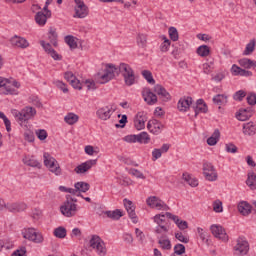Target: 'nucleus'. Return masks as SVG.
<instances>
[{"mask_svg":"<svg viewBox=\"0 0 256 256\" xmlns=\"http://www.w3.org/2000/svg\"><path fill=\"white\" fill-rule=\"evenodd\" d=\"M219 139H221V132L219 129H215L211 137L207 139V143L210 145V147H213L219 143Z\"/></svg>","mask_w":256,"mask_h":256,"instance_id":"32","label":"nucleus"},{"mask_svg":"<svg viewBox=\"0 0 256 256\" xmlns=\"http://www.w3.org/2000/svg\"><path fill=\"white\" fill-rule=\"evenodd\" d=\"M83 85H86L88 91H95V89H97V85L95 84V81L93 80H85L84 82H82V87Z\"/></svg>","mask_w":256,"mask_h":256,"instance_id":"54","label":"nucleus"},{"mask_svg":"<svg viewBox=\"0 0 256 256\" xmlns=\"http://www.w3.org/2000/svg\"><path fill=\"white\" fill-rule=\"evenodd\" d=\"M0 93L3 95H17V89L11 87V80L0 76Z\"/></svg>","mask_w":256,"mask_h":256,"instance_id":"9","label":"nucleus"},{"mask_svg":"<svg viewBox=\"0 0 256 256\" xmlns=\"http://www.w3.org/2000/svg\"><path fill=\"white\" fill-rule=\"evenodd\" d=\"M213 211H215V213H223V202H221V200L214 201Z\"/></svg>","mask_w":256,"mask_h":256,"instance_id":"55","label":"nucleus"},{"mask_svg":"<svg viewBox=\"0 0 256 256\" xmlns=\"http://www.w3.org/2000/svg\"><path fill=\"white\" fill-rule=\"evenodd\" d=\"M142 97L147 105H155L158 101L157 94L153 93L150 88L142 90Z\"/></svg>","mask_w":256,"mask_h":256,"instance_id":"14","label":"nucleus"},{"mask_svg":"<svg viewBox=\"0 0 256 256\" xmlns=\"http://www.w3.org/2000/svg\"><path fill=\"white\" fill-rule=\"evenodd\" d=\"M246 185L250 187V189L255 190L256 189V174L255 172H248L247 174V180Z\"/></svg>","mask_w":256,"mask_h":256,"instance_id":"34","label":"nucleus"},{"mask_svg":"<svg viewBox=\"0 0 256 256\" xmlns=\"http://www.w3.org/2000/svg\"><path fill=\"white\" fill-rule=\"evenodd\" d=\"M65 43L69 45L70 49H77V42L75 41V38L71 35H68L65 37Z\"/></svg>","mask_w":256,"mask_h":256,"instance_id":"52","label":"nucleus"},{"mask_svg":"<svg viewBox=\"0 0 256 256\" xmlns=\"http://www.w3.org/2000/svg\"><path fill=\"white\" fill-rule=\"evenodd\" d=\"M192 109L195 113L194 117H197L199 113H207L209 111L207 104H203V106H192Z\"/></svg>","mask_w":256,"mask_h":256,"instance_id":"45","label":"nucleus"},{"mask_svg":"<svg viewBox=\"0 0 256 256\" xmlns=\"http://www.w3.org/2000/svg\"><path fill=\"white\" fill-rule=\"evenodd\" d=\"M168 34H169L171 41H179V32L177 31V28L171 26L168 29Z\"/></svg>","mask_w":256,"mask_h":256,"instance_id":"47","label":"nucleus"},{"mask_svg":"<svg viewBox=\"0 0 256 256\" xmlns=\"http://www.w3.org/2000/svg\"><path fill=\"white\" fill-rule=\"evenodd\" d=\"M48 39L50 40V43L54 45V47H57V31L53 28H50L48 33Z\"/></svg>","mask_w":256,"mask_h":256,"instance_id":"46","label":"nucleus"},{"mask_svg":"<svg viewBox=\"0 0 256 256\" xmlns=\"http://www.w3.org/2000/svg\"><path fill=\"white\" fill-rule=\"evenodd\" d=\"M22 161L24 165H27L28 167H36L37 169H41V164L33 156H26Z\"/></svg>","mask_w":256,"mask_h":256,"instance_id":"29","label":"nucleus"},{"mask_svg":"<svg viewBox=\"0 0 256 256\" xmlns=\"http://www.w3.org/2000/svg\"><path fill=\"white\" fill-rule=\"evenodd\" d=\"M158 244L160 245L161 249L164 251H170L171 249V240L167 238V234H163L162 236H157Z\"/></svg>","mask_w":256,"mask_h":256,"instance_id":"24","label":"nucleus"},{"mask_svg":"<svg viewBox=\"0 0 256 256\" xmlns=\"http://www.w3.org/2000/svg\"><path fill=\"white\" fill-rule=\"evenodd\" d=\"M133 72V68H131V66L127 63H120L119 66L116 67V75H122V77H124V75H127L129 73Z\"/></svg>","mask_w":256,"mask_h":256,"instance_id":"26","label":"nucleus"},{"mask_svg":"<svg viewBox=\"0 0 256 256\" xmlns=\"http://www.w3.org/2000/svg\"><path fill=\"white\" fill-rule=\"evenodd\" d=\"M142 77H144V79H146V81L150 85H155V79L153 78V74L151 73V71L149 70L142 71Z\"/></svg>","mask_w":256,"mask_h":256,"instance_id":"48","label":"nucleus"},{"mask_svg":"<svg viewBox=\"0 0 256 256\" xmlns=\"http://www.w3.org/2000/svg\"><path fill=\"white\" fill-rule=\"evenodd\" d=\"M89 245L92 249H94L99 256L107 255V247L105 246V242L99 235H92L89 241Z\"/></svg>","mask_w":256,"mask_h":256,"instance_id":"2","label":"nucleus"},{"mask_svg":"<svg viewBox=\"0 0 256 256\" xmlns=\"http://www.w3.org/2000/svg\"><path fill=\"white\" fill-rule=\"evenodd\" d=\"M103 214L107 216L109 219H113V221H119L123 216V211L116 209L114 211L108 210L104 211Z\"/></svg>","mask_w":256,"mask_h":256,"instance_id":"28","label":"nucleus"},{"mask_svg":"<svg viewBox=\"0 0 256 256\" xmlns=\"http://www.w3.org/2000/svg\"><path fill=\"white\" fill-rule=\"evenodd\" d=\"M203 175L206 181H217L218 179L217 170L210 162H205L203 164Z\"/></svg>","mask_w":256,"mask_h":256,"instance_id":"6","label":"nucleus"},{"mask_svg":"<svg viewBox=\"0 0 256 256\" xmlns=\"http://www.w3.org/2000/svg\"><path fill=\"white\" fill-rule=\"evenodd\" d=\"M24 139L28 141V143H33V141H35V134L31 130H27L24 132Z\"/></svg>","mask_w":256,"mask_h":256,"instance_id":"56","label":"nucleus"},{"mask_svg":"<svg viewBox=\"0 0 256 256\" xmlns=\"http://www.w3.org/2000/svg\"><path fill=\"white\" fill-rule=\"evenodd\" d=\"M197 233L201 239L206 245H211V241L209 240V233H207L203 228L198 227Z\"/></svg>","mask_w":256,"mask_h":256,"instance_id":"40","label":"nucleus"},{"mask_svg":"<svg viewBox=\"0 0 256 256\" xmlns=\"http://www.w3.org/2000/svg\"><path fill=\"white\" fill-rule=\"evenodd\" d=\"M11 256H27V248L22 246L20 249L14 251Z\"/></svg>","mask_w":256,"mask_h":256,"instance_id":"60","label":"nucleus"},{"mask_svg":"<svg viewBox=\"0 0 256 256\" xmlns=\"http://www.w3.org/2000/svg\"><path fill=\"white\" fill-rule=\"evenodd\" d=\"M165 214H157L154 216V223H156L157 227H170L169 220H167Z\"/></svg>","mask_w":256,"mask_h":256,"instance_id":"27","label":"nucleus"},{"mask_svg":"<svg viewBox=\"0 0 256 256\" xmlns=\"http://www.w3.org/2000/svg\"><path fill=\"white\" fill-rule=\"evenodd\" d=\"M244 135L253 136L256 134V125L253 122H248L243 125Z\"/></svg>","mask_w":256,"mask_h":256,"instance_id":"30","label":"nucleus"},{"mask_svg":"<svg viewBox=\"0 0 256 256\" xmlns=\"http://www.w3.org/2000/svg\"><path fill=\"white\" fill-rule=\"evenodd\" d=\"M0 119H2L4 121V125L6 127L7 133H11V120H9V118H7L5 113H3L1 111H0Z\"/></svg>","mask_w":256,"mask_h":256,"instance_id":"50","label":"nucleus"},{"mask_svg":"<svg viewBox=\"0 0 256 256\" xmlns=\"http://www.w3.org/2000/svg\"><path fill=\"white\" fill-rule=\"evenodd\" d=\"M147 129L150 130V133L159 135V133L165 129V125H163V123H161L159 120L153 119L148 122Z\"/></svg>","mask_w":256,"mask_h":256,"instance_id":"15","label":"nucleus"},{"mask_svg":"<svg viewBox=\"0 0 256 256\" xmlns=\"http://www.w3.org/2000/svg\"><path fill=\"white\" fill-rule=\"evenodd\" d=\"M251 115H253V110L251 108H242L236 113V119H238V121H247V119H251Z\"/></svg>","mask_w":256,"mask_h":256,"instance_id":"23","label":"nucleus"},{"mask_svg":"<svg viewBox=\"0 0 256 256\" xmlns=\"http://www.w3.org/2000/svg\"><path fill=\"white\" fill-rule=\"evenodd\" d=\"M174 253L176 255H183V253H185V245H183V244H176L174 246Z\"/></svg>","mask_w":256,"mask_h":256,"instance_id":"59","label":"nucleus"},{"mask_svg":"<svg viewBox=\"0 0 256 256\" xmlns=\"http://www.w3.org/2000/svg\"><path fill=\"white\" fill-rule=\"evenodd\" d=\"M54 237H57V239H65L67 237V229L63 226H59L54 230Z\"/></svg>","mask_w":256,"mask_h":256,"instance_id":"42","label":"nucleus"},{"mask_svg":"<svg viewBox=\"0 0 256 256\" xmlns=\"http://www.w3.org/2000/svg\"><path fill=\"white\" fill-rule=\"evenodd\" d=\"M136 139L137 143H143L144 145H147V143L151 141V137L147 132H141L139 134H136Z\"/></svg>","mask_w":256,"mask_h":256,"instance_id":"36","label":"nucleus"},{"mask_svg":"<svg viewBox=\"0 0 256 256\" xmlns=\"http://www.w3.org/2000/svg\"><path fill=\"white\" fill-rule=\"evenodd\" d=\"M96 115L98 119H101V121H107L111 119V116L113 115V110L109 106H104L96 111Z\"/></svg>","mask_w":256,"mask_h":256,"instance_id":"20","label":"nucleus"},{"mask_svg":"<svg viewBox=\"0 0 256 256\" xmlns=\"http://www.w3.org/2000/svg\"><path fill=\"white\" fill-rule=\"evenodd\" d=\"M34 19L37 25H39L40 27H43L47 24V19H51V16H47V14H45V12L43 11H38Z\"/></svg>","mask_w":256,"mask_h":256,"instance_id":"25","label":"nucleus"},{"mask_svg":"<svg viewBox=\"0 0 256 256\" xmlns=\"http://www.w3.org/2000/svg\"><path fill=\"white\" fill-rule=\"evenodd\" d=\"M74 187L78 190V193H87L91 189V185L87 182H77L74 184Z\"/></svg>","mask_w":256,"mask_h":256,"instance_id":"37","label":"nucleus"},{"mask_svg":"<svg viewBox=\"0 0 256 256\" xmlns=\"http://www.w3.org/2000/svg\"><path fill=\"white\" fill-rule=\"evenodd\" d=\"M77 211V204L69 200H65L60 206V212L64 217H75L77 215Z\"/></svg>","mask_w":256,"mask_h":256,"instance_id":"5","label":"nucleus"},{"mask_svg":"<svg viewBox=\"0 0 256 256\" xmlns=\"http://www.w3.org/2000/svg\"><path fill=\"white\" fill-rule=\"evenodd\" d=\"M44 165L51 171V173H54V175H61V166H59V162L51 156L48 152H44Z\"/></svg>","mask_w":256,"mask_h":256,"instance_id":"3","label":"nucleus"},{"mask_svg":"<svg viewBox=\"0 0 256 256\" xmlns=\"http://www.w3.org/2000/svg\"><path fill=\"white\" fill-rule=\"evenodd\" d=\"M6 209L10 213H21V211H25L27 209V204L25 203H8L6 204Z\"/></svg>","mask_w":256,"mask_h":256,"instance_id":"22","label":"nucleus"},{"mask_svg":"<svg viewBox=\"0 0 256 256\" xmlns=\"http://www.w3.org/2000/svg\"><path fill=\"white\" fill-rule=\"evenodd\" d=\"M154 93H156V95H158L159 99H161L162 101L167 102L171 99V94L167 92V89H165L163 85L156 84L154 86Z\"/></svg>","mask_w":256,"mask_h":256,"instance_id":"19","label":"nucleus"},{"mask_svg":"<svg viewBox=\"0 0 256 256\" xmlns=\"http://www.w3.org/2000/svg\"><path fill=\"white\" fill-rule=\"evenodd\" d=\"M225 149H226L227 153H237V151H238L237 146L233 143L226 144Z\"/></svg>","mask_w":256,"mask_h":256,"instance_id":"62","label":"nucleus"},{"mask_svg":"<svg viewBox=\"0 0 256 256\" xmlns=\"http://www.w3.org/2000/svg\"><path fill=\"white\" fill-rule=\"evenodd\" d=\"M163 39L164 41L160 45V51H162V53H167V51H169V47H171V40L165 36H163Z\"/></svg>","mask_w":256,"mask_h":256,"instance_id":"49","label":"nucleus"},{"mask_svg":"<svg viewBox=\"0 0 256 256\" xmlns=\"http://www.w3.org/2000/svg\"><path fill=\"white\" fill-rule=\"evenodd\" d=\"M191 105H193V98L191 97H183L180 98V100L178 101V110L182 111L183 113L189 111V108L191 107Z\"/></svg>","mask_w":256,"mask_h":256,"instance_id":"21","label":"nucleus"},{"mask_svg":"<svg viewBox=\"0 0 256 256\" xmlns=\"http://www.w3.org/2000/svg\"><path fill=\"white\" fill-rule=\"evenodd\" d=\"M13 115L17 121V123H20V125H23V123H27L30 119H33L37 115V110L34 107L26 106L21 111L14 110Z\"/></svg>","mask_w":256,"mask_h":256,"instance_id":"1","label":"nucleus"},{"mask_svg":"<svg viewBox=\"0 0 256 256\" xmlns=\"http://www.w3.org/2000/svg\"><path fill=\"white\" fill-rule=\"evenodd\" d=\"M255 45H256V40L252 39L250 42L246 45L245 50L243 51V55H251L253 51H255Z\"/></svg>","mask_w":256,"mask_h":256,"instance_id":"43","label":"nucleus"},{"mask_svg":"<svg viewBox=\"0 0 256 256\" xmlns=\"http://www.w3.org/2000/svg\"><path fill=\"white\" fill-rule=\"evenodd\" d=\"M182 179L190 185V187H197L199 185V180L193 177L191 174L185 172L182 175Z\"/></svg>","mask_w":256,"mask_h":256,"instance_id":"31","label":"nucleus"},{"mask_svg":"<svg viewBox=\"0 0 256 256\" xmlns=\"http://www.w3.org/2000/svg\"><path fill=\"white\" fill-rule=\"evenodd\" d=\"M115 75H117V66L113 64H107L104 70V74L100 77L102 83H109L111 79H115Z\"/></svg>","mask_w":256,"mask_h":256,"instance_id":"10","label":"nucleus"},{"mask_svg":"<svg viewBox=\"0 0 256 256\" xmlns=\"http://www.w3.org/2000/svg\"><path fill=\"white\" fill-rule=\"evenodd\" d=\"M210 231L216 239H221V241H229V236L227 235V232H225V228L221 225H212L210 227Z\"/></svg>","mask_w":256,"mask_h":256,"instance_id":"12","label":"nucleus"},{"mask_svg":"<svg viewBox=\"0 0 256 256\" xmlns=\"http://www.w3.org/2000/svg\"><path fill=\"white\" fill-rule=\"evenodd\" d=\"M175 237L181 243H189V238L185 237L182 232L175 233Z\"/></svg>","mask_w":256,"mask_h":256,"instance_id":"63","label":"nucleus"},{"mask_svg":"<svg viewBox=\"0 0 256 256\" xmlns=\"http://www.w3.org/2000/svg\"><path fill=\"white\" fill-rule=\"evenodd\" d=\"M154 233L157 237H162L165 233H169V226H156Z\"/></svg>","mask_w":256,"mask_h":256,"instance_id":"44","label":"nucleus"},{"mask_svg":"<svg viewBox=\"0 0 256 256\" xmlns=\"http://www.w3.org/2000/svg\"><path fill=\"white\" fill-rule=\"evenodd\" d=\"M24 239L32 241L33 243H43V236L34 230V228H27L22 232Z\"/></svg>","mask_w":256,"mask_h":256,"instance_id":"8","label":"nucleus"},{"mask_svg":"<svg viewBox=\"0 0 256 256\" xmlns=\"http://www.w3.org/2000/svg\"><path fill=\"white\" fill-rule=\"evenodd\" d=\"M12 47H17L18 49H27L29 47V41L24 37L15 35L10 39Z\"/></svg>","mask_w":256,"mask_h":256,"instance_id":"16","label":"nucleus"},{"mask_svg":"<svg viewBox=\"0 0 256 256\" xmlns=\"http://www.w3.org/2000/svg\"><path fill=\"white\" fill-rule=\"evenodd\" d=\"M55 85H56V87H58V89L63 91V93H69V89L67 88V84H65L63 81L57 80L55 82Z\"/></svg>","mask_w":256,"mask_h":256,"instance_id":"58","label":"nucleus"},{"mask_svg":"<svg viewBox=\"0 0 256 256\" xmlns=\"http://www.w3.org/2000/svg\"><path fill=\"white\" fill-rule=\"evenodd\" d=\"M146 203L152 209H158L160 211H161V209L163 211H167V209H169V206H167V204H165V202H163V200L158 199L157 196H150L146 200Z\"/></svg>","mask_w":256,"mask_h":256,"instance_id":"11","label":"nucleus"},{"mask_svg":"<svg viewBox=\"0 0 256 256\" xmlns=\"http://www.w3.org/2000/svg\"><path fill=\"white\" fill-rule=\"evenodd\" d=\"M228 97L225 94H217L213 97L212 101L215 105H227L228 103Z\"/></svg>","mask_w":256,"mask_h":256,"instance_id":"33","label":"nucleus"},{"mask_svg":"<svg viewBox=\"0 0 256 256\" xmlns=\"http://www.w3.org/2000/svg\"><path fill=\"white\" fill-rule=\"evenodd\" d=\"M127 213L130 217V219H132V222L137 223V214L135 213V206H132V208L127 210Z\"/></svg>","mask_w":256,"mask_h":256,"instance_id":"61","label":"nucleus"},{"mask_svg":"<svg viewBox=\"0 0 256 256\" xmlns=\"http://www.w3.org/2000/svg\"><path fill=\"white\" fill-rule=\"evenodd\" d=\"M64 121L68 125H75V123H77V121H79V116L77 114H75V113H68L64 117Z\"/></svg>","mask_w":256,"mask_h":256,"instance_id":"41","label":"nucleus"},{"mask_svg":"<svg viewBox=\"0 0 256 256\" xmlns=\"http://www.w3.org/2000/svg\"><path fill=\"white\" fill-rule=\"evenodd\" d=\"M64 79L70 83V85L73 87V89H78V91H81L83 89V83L79 79H77V76L73 74V72L68 71L64 73Z\"/></svg>","mask_w":256,"mask_h":256,"instance_id":"13","label":"nucleus"},{"mask_svg":"<svg viewBox=\"0 0 256 256\" xmlns=\"http://www.w3.org/2000/svg\"><path fill=\"white\" fill-rule=\"evenodd\" d=\"M137 43H138V46H140L142 49H144V47H147V35L138 34Z\"/></svg>","mask_w":256,"mask_h":256,"instance_id":"51","label":"nucleus"},{"mask_svg":"<svg viewBox=\"0 0 256 256\" xmlns=\"http://www.w3.org/2000/svg\"><path fill=\"white\" fill-rule=\"evenodd\" d=\"M238 211L241 215L247 216L251 213V206L247 202H240L238 204Z\"/></svg>","mask_w":256,"mask_h":256,"instance_id":"35","label":"nucleus"},{"mask_svg":"<svg viewBox=\"0 0 256 256\" xmlns=\"http://www.w3.org/2000/svg\"><path fill=\"white\" fill-rule=\"evenodd\" d=\"M128 173L129 175H133V177H136V179H145V175H143V172L139 171L138 169L131 168Z\"/></svg>","mask_w":256,"mask_h":256,"instance_id":"53","label":"nucleus"},{"mask_svg":"<svg viewBox=\"0 0 256 256\" xmlns=\"http://www.w3.org/2000/svg\"><path fill=\"white\" fill-rule=\"evenodd\" d=\"M76 3L74 7V19H85L89 15V7L85 4L83 0H74Z\"/></svg>","mask_w":256,"mask_h":256,"instance_id":"4","label":"nucleus"},{"mask_svg":"<svg viewBox=\"0 0 256 256\" xmlns=\"http://www.w3.org/2000/svg\"><path fill=\"white\" fill-rule=\"evenodd\" d=\"M124 83L127 85V87H131L132 85H135V71H132L128 74H124Z\"/></svg>","mask_w":256,"mask_h":256,"instance_id":"38","label":"nucleus"},{"mask_svg":"<svg viewBox=\"0 0 256 256\" xmlns=\"http://www.w3.org/2000/svg\"><path fill=\"white\" fill-rule=\"evenodd\" d=\"M234 253L241 256L247 255L249 253V242L245 238L239 237L234 246Z\"/></svg>","mask_w":256,"mask_h":256,"instance_id":"7","label":"nucleus"},{"mask_svg":"<svg viewBox=\"0 0 256 256\" xmlns=\"http://www.w3.org/2000/svg\"><path fill=\"white\" fill-rule=\"evenodd\" d=\"M239 65L244 67V69H251V59L249 58H242L239 60Z\"/></svg>","mask_w":256,"mask_h":256,"instance_id":"57","label":"nucleus"},{"mask_svg":"<svg viewBox=\"0 0 256 256\" xmlns=\"http://www.w3.org/2000/svg\"><path fill=\"white\" fill-rule=\"evenodd\" d=\"M147 121V113L138 112L134 119V127L137 131L145 129V122Z\"/></svg>","mask_w":256,"mask_h":256,"instance_id":"17","label":"nucleus"},{"mask_svg":"<svg viewBox=\"0 0 256 256\" xmlns=\"http://www.w3.org/2000/svg\"><path fill=\"white\" fill-rule=\"evenodd\" d=\"M196 53L200 57H209L211 53V48H209V46L207 45H201L197 48Z\"/></svg>","mask_w":256,"mask_h":256,"instance_id":"39","label":"nucleus"},{"mask_svg":"<svg viewBox=\"0 0 256 256\" xmlns=\"http://www.w3.org/2000/svg\"><path fill=\"white\" fill-rule=\"evenodd\" d=\"M246 99L248 105H256V94L252 93L248 95Z\"/></svg>","mask_w":256,"mask_h":256,"instance_id":"64","label":"nucleus"},{"mask_svg":"<svg viewBox=\"0 0 256 256\" xmlns=\"http://www.w3.org/2000/svg\"><path fill=\"white\" fill-rule=\"evenodd\" d=\"M94 165H97V159L95 160H87L86 162H83L82 164L78 165L74 171L77 173V175H83V173H87L91 167Z\"/></svg>","mask_w":256,"mask_h":256,"instance_id":"18","label":"nucleus"}]
</instances>
